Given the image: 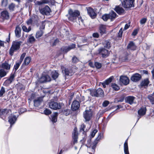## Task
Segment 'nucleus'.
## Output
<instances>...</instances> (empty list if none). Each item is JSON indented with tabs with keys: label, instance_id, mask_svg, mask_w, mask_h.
<instances>
[{
	"label": "nucleus",
	"instance_id": "1",
	"mask_svg": "<svg viewBox=\"0 0 154 154\" xmlns=\"http://www.w3.org/2000/svg\"><path fill=\"white\" fill-rule=\"evenodd\" d=\"M80 14V12L78 11L75 10L73 11L70 9L68 11V14L66 15V16L69 20L73 22L75 20L77 17L79 16Z\"/></svg>",
	"mask_w": 154,
	"mask_h": 154
},
{
	"label": "nucleus",
	"instance_id": "2",
	"mask_svg": "<svg viewBox=\"0 0 154 154\" xmlns=\"http://www.w3.org/2000/svg\"><path fill=\"white\" fill-rule=\"evenodd\" d=\"M21 43L20 41L14 42L10 50V54L12 55L15 51L19 49Z\"/></svg>",
	"mask_w": 154,
	"mask_h": 154
},
{
	"label": "nucleus",
	"instance_id": "3",
	"mask_svg": "<svg viewBox=\"0 0 154 154\" xmlns=\"http://www.w3.org/2000/svg\"><path fill=\"white\" fill-rule=\"evenodd\" d=\"M92 112L90 109L84 112L83 116L85 122L89 121L92 117Z\"/></svg>",
	"mask_w": 154,
	"mask_h": 154
},
{
	"label": "nucleus",
	"instance_id": "4",
	"mask_svg": "<svg viewBox=\"0 0 154 154\" xmlns=\"http://www.w3.org/2000/svg\"><path fill=\"white\" fill-rule=\"evenodd\" d=\"M97 53L101 55L102 57L106 58L109 56V52L104 48H100L98 49Z\"/></svg>",
	"mask_w": 154,
	"mask_h": 154
},
{
	"label": "nucleus",
	"instance_id": "5",
	"mask_svg": "<svg viewBox=\"0 0 154 154\" xmlns=\"http://www.w3.org/2000/svg\"><path fill=\"white\" fill-rule=\"evenodd\" d=\"M134 0H125L122 2V5L125 8H129L134 7Z\"/></svg>",
	"mask_w": 154,
	"mask_h": 154
},
{
	"label": "nucleus",
	"instance_id": "6",
	"mask_svg": "<svg viewBox=\"0 0 154 154\" xmlns=\"http://www.w3.org/2000/svg\"><path fill=\"white\" fill-rule=\"evenodd\" d=\"M49 106L50 108L54 110H57L61 108V104L60 103H58L54 101H52L49 103Z\"/></svg>",
	"mask_w": 154,
	"mask_h": 154
},
{
	"label": "nucleus",
	"instance_id": "7",
	"mask_svg": "<svg viewBox=\"0 0 154 154\" xmlns=\"http://www.w3.org/2000/svg\"><path fill=\"white\" fill-rule=\"evenodd\" d=\"M51 79V78L48 75L43 74L41 77L39 79L38 81L41 83H43L50 82Z\"/></svg>",
	"mask_w": 154,
	"mask_h": 154
},
{
	"label": "nucleus",
	"instance_id": "8",
	"mask_svg": "<svg viewBox=\"0 0 154 154\" xmlns=\"http://www.w3.org/2000/svg\"><path fill=\"white\" fill-rule=\"evenodd\" d=\"M101 134H99L98 137L96 138L95 140H94V143L91 144L90 146L88 148V149H90L91 147L92 150V152H94L95 151L94 149L96 147V146L98 143V141L101 139Z\"/></svg>",
	"mask_w": 154,
	"mask_h": 154
},
{
	"label": "nucleus",
	"instance_id": "9",
	"mask_svg": "<svg viewBox=\"0 0 154 154\" xmlns=\"http://www.w3.org/2000/svg\"><path fill=\"white\" fill-rule=\"evenodd\" d=\"M9 14L6 11H2L0 15V21H3L5 19H8L9 18Z\"/></svg>",
	"mask_w": 154,
	"mask_h": 154
},
{
	"label": "nucleus",
	"instance_id": "10",
	"mask_svg": "<svg viewBox=\"0 0 154 154\" xmlns=\"http://www.w3.org/2000/svg\"><path fill=\"white\" fill-rule=\"evenodd\" d=\"M41 13L42 14L48 15L51 12V10L49 7L46 6L44 8L39 9Z\"/></svg>",
	"mask_w": 154,
	"mask_h": 154
},
{
	"label": "nucleus",
	"instance_id": "11",
	"mask_svg": "<svg viewBox=\"0 0 154 154\" xmlns=\"http://www.w3.org/2000/svg\"><path fill=\"white\" fill-rule=\"evenodd\" d=\"M119 80L121 82L125 85H128L129 83V79L126 76H121Z\"/></svg>",
	"mask_w": 154,
	"mask_h": 154
},
{
	"label": "nucleus",
	"instance_id": "12",
	"mask_svg": "<svg viewBox=\"0 0 154 154\" xmlns=\"http://www.w3.org/2000/svg\"><path fill=\"white\" fill-rule=\"evenodd\" d=\"M11 65V63L9 61H6L2 64L1 67L2 68L6 70H10Z\"/></svg>",
	"mask_w": 154,
	"mask_h": 154
},
{
	"label": "nucleus",
	"instance_id": "13",
	"mask_svg": "<svg viewBox=\"0 0 154 154\" xmlns=\"http://www.w3.org/2000/svg\"><path fill=\"white\" fill-rule=\"evenodd\" d=\"M141 77V75L138 73H136L133 75L131 77V80L134 82H137L140 80Z\"/></svg>",
	"mask_w": 154,
	"mask_h": 154
},
{
	"label": "nucleus",
	"instance_id": "14",
	"mask_svg": "<svg viewBox=\"0 0 154 154\" xmlns=\"http://www.w3.org/2000/svg\"><path fill=\"white\" fill-rule=\"evenodd\" d=\"M146 109L145 107H142L138 111V113L139 116L138 120L141 117V116L144 115L146 112Z\"/></svg>",
	"mask_w": 154,
	"mask_h": 154
},
{
	"label": "nucleus",
	"instance_id": "15",
	"mask_svg": "<svg viewBox=\"0 0 154 154\" xmlns=\"http://www.w3.org/2000/svg\"><path fill=\"white\" fill-rule=\"evenodd\" d=\"M80 104L78 101L75 100L74 101L71 105V109L73 111L76 110L78 109L79 108Z\"/></svg>",
	"mask_w": 154,
	"mask_h": 154
},
{
	"label": "nucleus",
	"instance_id": "16",
	"mask_svg": "<svg viewBox=\"0 0 154 154\" xmlns=\"http://www.w3.org/2000/svg\"><path fill=\"white\" fill-rule=\"evenodd\" d=\"M88 14L92 18H95L96 16V14L94 11V9L91 8H88Z\"/></svg>",
	"mask_w": 154,
	"mask_h": 154
},
{
	"label": "nucleus",
	"instance_id": "17",
	"mask_svg": "<svg viewBox=\"0 0 154 154\" xmlns=\"http://www.w3.org/2000/svg\"><path fill=\"white\" fill-rule=\"evenodd\" d=\"M17 120V118L15 116L11 115L8 118V122L11 124V127L14 124Z\"/></svg>",
	"mask_w": 154,
	"mask_h": 154
},
{
	"label": "nucleus",
	"instance_id": "18",
	"mask_svg": "<svg viewBox=\"0 0 154 154\" xmlns=\"http://www.w3.org/2000/svg\"><path fill=\"white\" fill-rule=\"evenodd\" d=\"M135 98L134 97L129 96L125 98V100L127 103L132 104L134 103Z\"/></svg>",
	"mask_w": 154,
	"mask_h": 154
},
{
	"label": "nucleus",
	"instance_id": "19",
	"mask_svg": "<svg viewBox=\"0 0 154 154\" xmlns=\"http://www.w3.org/2000/svg\"><path fill=\"white\" fill-rule=\"evenodd\" d=\"M77 128H75L74 129V132L73 134V140L74 143H77L78 139V132Z\"/></svg>",
	"mask_w": 154,
	"mask_h": 154
},
{
	"label": "nucleus",
	"instance_id": "20",
	"mask_svg": "<svg viewBox=\"0 0 154 154\" xmlns=\"http://www.w3.org/2000/svg\"><path fill=\"white\" fill-rule=\"evenodd\" d=\"M11 113V111L10 109H1V112L0 115H4L6 116V115L10 114Z\"/></svg>",
	"mask_w": 154,
	"mask_h": 154
},
{
	"label": "nucleus",
	"instance_id": "21",
	"mask_svg": "<svg viewBox=\"0 0 154 154\" xmlns=\"http://www.w3.org/2000/svg\"><path fill=\"white\" fill-rule=\"evenodd\" d=\"M127 48L128 49L132 50H136V47L133 42H131L128 44L127 46Z\"/></svg>",
	"mask_w": 154,
	"mask_h": 154
},
{
	"label": "nucleus",
	"instance_id": "22",
	"mask_svg": "<svg viewBox=\"0 0 154 154\" xmlns=\"http://www.w3.org/2000/svg\"><path fill=\"white\" fill-rule=\"evenodd\" d=\"M43 101L41 97H39L37 100H34V105L35 106H38Z\"/></svg>",
	"mask_w": 154,
	"mask_h": 154
},
{
	"label": "nucleus",
	"instance_id": "23",
	"mask_svg": "<svg viewBox=\"0 0 154 154\" xmlns=\"http://www.w3.org/2000/svg\"><path fill=\"white\" fill-rule=\"evenodd\" d=\"M115 11L119 14H121L124 13V10L122 7L117 6L115 8Z\"/></svg>",
	"mask_w": 154,
	"mask_h": 154
},
{
	"label": "nucleus",
	"instance_id": "24",
	"mask_svg": "<svg viewBox=\"0 0 154 154\" xmlns=\"http://www.w3.org/2000/svg\"><path fill=\"white\" fill-rule=\"evenodd\" d=\"M21 29L19 26H17L15 30V34L17 37L19 38L20 36Z\"/></svg>",
	"mask_w": 154,
	"mask_h": 154
},
{
	"label": "nucleus",
	"instance_id": "25",
	"mask_svg": "<svg viewBox=\"0 0 154 154\" xmlns=\"http://www.w3.org/2000/svg\"><path fill=\"white\" fill-rule=\"evenodd\" d=\"M75 44H72L69 47H66L64 49H63V52L66 53L68 51H70V50L75 48Z\"/></svg>",
	"mask_w": 154,
	"mask_h": 154
},
{
	"label": "nucleus",
	"instance_id": "26",
	"mask_svg": "<svg viewBox=\"0 0 154 154\" xmlns=\"http://www.w3.org/2000/svg\"><path fill=\"white\" fill-rule=\"evenodd\" d=\"M97 93L98 97H103L104 96V92L101 88H99L97 90Z\"/></svg>",
	"mask_w": 154,
	"mask_h": 154
},
{
	"label": "nucleus",
	"instance_id": "27",
	"mask_svg": "<svg viewBox=\"0 0 154 154\" xmlns=\"http://www.w3.org/2000/svg\"><path fill=\"white\" fill-rule=\"evenodd\" d=\"M108 14L109 16V19L111 20H112L115 19L116 17V14L115 12L113 11H111Z\"/></svg>",
	"mask_w": 154,
	"mask_h": 154
},
{
	"label": "nucleus",
	"instance_id": "28",
	"mask_svg": "<svg viewBox=\"0 0 154 154\" xmlns=\"http://www.w3.org/2000/svg\"><path fill=\"white\" fill-rule=\"evenodd\" d=\"M124 149L125 154H129L128 145V139L125 141L124 144Z\"/></svg>",
	"mask_w": 154,
	"mask_h": 154
},
{
	"label": "nucleus",
	"instance_id": "29",
	"mask_svg": "<svg viewBox=\"0 0 154 154\" xmlns=\"http://www.w3.org/2000/svg\"><path fill=\"white\" fill-rule=\"evenodd\" d=\"M44 33V32L42 30H39L37 31L35 35V37L36 38H38L42 36Z\"/></svg>",
	"mask_w": 154,
	"mask_h": 154
},
{
	"label": "nucleus",
	"instance_id": "30",
	"mask_svg": "<svg viewBox=\"0 0 154 154\" xmlns=\"http://www.w3.org/2000/svg\"><path fill=\"white\" fill-rule=\"evenodd\" d=\"M149 82L148 79H146L143 80L141 83V85L142 86H147Z\"/></svg>",
	"mask_w": 154,
	"mask_h": 154
},
{
	"label": "nucleus",
	"instance_id": "31",
	"mask_svg": "<svg viewBox=\"0 0 154 154\" xmlns=\"http://www.w3.org/2000/svg\"><path fill=\"white\" fill-rule=\"evenodd\" d=\"M48 1L47 0H42L41 1H37L35 2V5H40L43 4H45L48 3Z\"/></svg>",
	"mask_w": 154,
	"mask_h": 154
},
{
	"label": "nucleus",
	"instance_id": "32",
	"mask_svg": "<svg viewBox=\"0 0 154 154\" xmlns=\"http://www.w3.org/2000/svg\"><path fill=\"white\" fill-rule=\"evenodd\" d=\"M21 26L23 30L25 32H29L31 30V29L30 26H29L28 28L26 26L23 25H22Z\"/></svg>",
	"mask_w": 154,
	"mask_h": 154
},
{
	"label": "nucleus",
	"instance_id": "33",
	"mask_svg": "<svg viewBox=\"0 0 154 154\" xmlns=\"http://www.w3.org/2000/svg\"><path fill=\"white\" fill-rule=\"evenodd\" d=\"M35 38L34 36L32 35V34H31L29 36L28 42L30 43H33L35 41Z\"/></svg>",
	"mask_w": 154,
	"mask_h": 154
},
{
	"label": "nucleus",
	"instance_id": "34",
	"mask_svg": "<svg viewBox=\"0 0 154 154\" xmlns=\"http://www.w3.org/2000/svg\"><path fill=\"white\" fill-rule=\"evenodd\" d=\"M58 116V113L57 112L54 113L51 116V121L54 122H55L57 121V117Z\"/></svg>",
	"mask_w": 154,
	"mask_h": 154
},
{
	"label": "nucleus",
	"instance_id": "35",
	"mask_svg": "<svg viewBox=\"0 0 154 154\" xmlns=\"http://www.w3.org/2000/svg\"><path fill=\"white\" fill-rule=\"evenodd\" d=\"M100 32L101 35L105 33L106 26L104 25H101L100 27Z\"/></svg>",
	"mask_w": 154,
	"mask_h": 154
},
{
	"label": "nucleus",
	"instance_id": "36",
	"mask_svg": "<svg viewBox=\"0 0 154 154\" xmlns=\"http://www.w3.org/2000/svg\"><path fill=\"white\" fill-rule=\"evenodd\" d=\"M51 75L52 78L54 79H56L58 76L59 74L56 71H53L51 73Z\"/></svg>",
	"mask_w": 154,
	"mask_h": 154
},
{
	"label": "nucleus",
	"instance_id": "37",
	"mask_svg": "<svg viewBox=\"0 0 154 154\" xmlns=\"http://www.w3.org/2000/svg\"><path fill=\"white\" fill-rule=\"evenodd\" d=\"M7 72L4 69H0V77H2L5 76L7 74Z\"/></svg>",
	"mask_w": 154,
	"mask_h": 154
},
{
	"label": "nucleus",
	"instance_id": "38",
	"mask_svg": "<svg viewBox=\"0 0 154 154\" xmlns=\"http://www.w3.org/2000/svg\"><path fill=\"white\" fill-rule=\"evenodd\" d=\"M148 97L152 103V104H154V93L152 95H149Z\"/></svg>",
	"mask_w": 154,
	"mask_h": 154
},
{
	"label": "nucleus",
	"instance_id": "39",
	"mask_svg": "<svg viewBox=\"0 0 154 154\" xmlns=\"http://www.w3.org/2000/svg\"><path fill=\"white\" fill-rule=\"evenodd\" d=\"M90 94L92 96L98 97L97 93V90H92L90 91Z\"/></svg>",
	"mask_w": 154,
	"mask_h": 154
},
{
	"label": "nucleus",
	"instance_id": "40",
	"mask_svg": "<svg viewBox=\"0 0 154 154\" xmlns=\"http://www.w3.org/2000/svg\"><path fill=\"white\" fill-rule=\"evenodd\" d=\"M114 78V77L113 76H111L109 78L107 79L104 82H105V83L106 84V85H108L112 82Z\"/></svg>",
	"mask_w": 154,
	"mask_h": 154
},
{
	"label": "nucleus",
	"instance_id": "41",
	"mask_svg": "<svg viewBox=\"0 0 154 154\" xmlns=\"http://www.w3.org/2000/svg\"><path fill=\"white\" fill-rule=\"evenodd\" d=\"M111 86L112 88L115 91H118L119 89V87L115 83L112 84Z\"/></svg>",
	"mask_w": 154,
	"mask_h": 154
},
{
	"label": "nucleus",
	"instance_id": "42",
	"mask_svg": "<svg viewBox=\"0 0 154 154\" xmlns=\"http://www.w3.org/2000/svg\"><path fill=\"white\" fill-rule=\"evenodd\" d=\"M31 59L30 57H26L24 61V63L25 65H28L30 63L31 61Z\"/></svg>",
	"mask_w": 154,
	"mask_h": 154
},
{
	"label": "nucleus",
	"instance_id": "43",
	"mask_svg": "<svg viewBox=\"0 0 154 154\" xmlns=\"http://www.w3.org/2000/svg\"><path fill=\"white\" fill-rule=\"evenodd\" d=\"M14 74H11L10 78L8 80H7V82L8 83H11L14 80Z\"/></svg>",
	"mask_w": 154,
	"mask_h": 154
},
{
	"label": "nucleus",
	"instance_id": "44",
	"mask_svg": "<svg viewBox=\"0 0 154 154\" xmlns=\"http://www.w3.org/2000/svg\"><path fill=\"white\" fill-rule=\"evenodd\" d=\"M122 33L123 30L122 29V28L119 30L117 35V37L118 38H119V39H120L122 37Z\"/></svg>",
	"mask_w": 154,
	"mask_h": 154
},
{
	"label": "nucleus",
	"instance_id": "45",
	"mask_svg": "<svg viewBox=\"0 0 154 154\" xmlns=\"http://www.w3.org/2000/svg\"><path fill=\"white\" fill-rule=\"evenodd\" d=\"M102 19L105 21H107L108 19H109L108 14H105L102 16Z\"/></svg>",
	"mask_w": 154,
	"mask_h": 154
},
{
	"label": "nucleus",
	"instance_id": "46",
	"mask_svg": "<svg viewBox=\"0 0 154 154\" xmlns=\"http://www.w3.org/2000/svg\"><path fill=\"white\" fill-rule=\"evenodd\" d=\"M61 68L62 69V71H63V70H64V72L66 75H69V72L68 69H65L63 66H61Z\"/></svg>",
	"mask_w": 154,
	"mask_h": 154
},
{
	"label": "nucleus",
	"instance_id": "47",
	"mask_svg": "<svg viewBox=\"0 0 154 154\" xmlns=\"http://www.w3.org/2000/svg\"><path fill=\"white\" fill-rule=\"evenodd\" d=\"M5 92V88L3 87H2L0 91V97L3 96Z\"/></svg>",
	"mask_w": 154,
	"mask_h": 154
},
{
	"label": "nucleus",
	"instance_id": "48",
	"mask_svg": "<svg viewBox=\"0 0 154 154\" xmlns=\"http://www.w3.org/2000/svg\"><path fill=\"white\" fill-rule=\"evenodd\" d=\"M8 4V0H2V5L3 6L5 7Z\"/></svg>",
	"mask_w": 154,
	"mask_h": 154
},
{
	"label": "nucleus",
	"instance_id": "49",
	"mask_svg": "<svg viewBox=\"0 0 154 154\" xmlns=\"http://www.w3.org/2000/svg\"><path fill=\"white\" fill-rule=\"evenodd\" d=\"M97 130L96 129L94 130L91 133V136L92 137H93L96 134L97 132Z\"/></svg>",
	"mask_w": 154,
	"mask_h": 154
},
{
	"label": "nucleus",
	"instance_id": "50",
	"mask_svg": "<svg viewBox=\"0 0 154 154\" xmlns=\"http://www.w3.org/2000/svg\"><path fill=\"white\" fill-rule=\"evenodd\" d=\"M15 7V5L13 3H11L9 5V8L10 10L13 11Z\"/></svg>",
	"mask_w": 154,
	"mask_h": 154
},
{
	"label": "nucleus",
	"instance_id": "51",
	"mask_svg": "<svg viewBox=\"0 0 154 154\" xmlns=\"http://www.w3.org/2000/svg\"><path fill=\"white\" fill-rule=\"evenodd\" d=\"M104 43L105 44L104 46V47H106V48H110V44L109 42H108L107 41H105Z\"/></svg>",
	"mask_w": 154,
	"mask_h": 154
},
{
	"label": "nucleus",
	"instance_id": "52",
	"mask_svg": "<svg viewBox=\"0 0 154 154\" xmlns=\"http://www.w3.org/2000/svg\"><path fill=\"white\" fill-rule=\"evenodd\" d=\"M44 112L45 115H49L51 113V112L50 109H46L44 110Z\"/></svg>",
	"mask_w": 154,
	"mask_h": 154
},
{
	"label": "nucleus",
	"instance_id": "53",
	"mask_svg": "<svg viewBox=\"0 0 154 154\" xmlns=\"http://www.w3.org/2000/svg\"><path fill=\"white\" fill-rule=\"evenodd\" d=\"M21 63V62L19 61L18 63H17L16 65H15L14 68L15 70H16L18 69Z\"/></svg>",
	"mask_w": 154,
	"mask_h": 154
},
{
	"label": "nucleus",
	"instance_id": "54",
	"mask_svg": "<svg viewBox=\"0 0 154 154\" xmlns=\"http://www.w3.org/2000/svg\"><path fill=\"white\" fill-rule=\"evenodd\" d=\"M95 65L96 67L98 69H100L101 67V64L98 62H95Z\"/></svg>",
	"mask_w": 154,
	"mask_h": 154
},
{
	"label": "nucleus",
	"instance_id": "55",
	"mask_svg": "<svg viewBox=\"0 0 154 154\" xmlns=\"http://www.w3.org/2000/svg\"><path fill=\"white\" fill-rule=\"evenodd\" d=\"M26 54L25 53H24L21 54L20 58L19 61L20 62H22Z\"/></svg>",
	"mask_w": 154,
	"mask_h": 154
},
{
	"label": "nucleus",
	"instance_id": "56",
	"mask_svg": "<svg viewBox=\"0 0 154 154\" xmlns=\"http://www.w3.org/2000/svg\"><path fill=\"white\" fill-rule=\"evenodd\" d=\"M45 24L44 22H42L41 25L40 26L39 29L40 30H42L44 29L45 28Z\"/></svg>",
	"mask_w": 154,
	"mask_h": 154
},
{
	"label": "nucleus",
	"instance_id": "57",
	"mask_svg": "<svg viewBox=\"0 0 154 154\" xmlns=\"http://www.w3.org/2000/svg\"><path fill=\"white\" fill-rule=\"evenodd\" d=\"M146 21V19L145 18H143L140 20V22L141 24H143L145 23Z\"/></svg>",
	"mask_w": 154,
	"mask_h": 154
},
{
	"label": "nucleus",
	"instance_id": "58",
	"mask_svg": "<svg viewBox=\"0 0 154 154\" xmlns=\"http://www.w3.org/2000/svg\"><path fill=\"white\" fill-rule=\"evenodd\" d=\"M32 21H33L32 19L31 18H30L26 21V23L28 25H29L32 24Z\"/></svg>",
	"mask_w": 154,
	"mask_h": 154
},
{
	"label": "nucleus",
	"instance_id": "59",
	"mask_svg": "<svg viewBox=\"0 0 154 154\" xmlns=\"http://www.w3.org/2000/svg\"><path fill=\"white\" fill-rule=\"evenodd\" d=\"M109 102L108 101H105L103 103V106L106 107L109 104Z\"/></svg>",
	"mask_w": 154,
	"mask_h": 154
},
{
	"label": "nucleus",
	"instance_id": "60",
	"mask_svg": "<svg viewBox=\"0 0 154 154\" xmlns=\"http://www.w3.org/2000/svg\"><path fill=\"white\" fill-rule=\"evenodd\" d=\"M79 61V60L76 57H73L72 58V62L74 63L77 62Z\"/></svg>",
	"mask_w": 154,
	"mask_h": 154
},
{
	"label": "nucleus",
	"instance_id": "61",
	"mask_svg": "<svg viewBox=\"0 0 154 154\" xmlns=\"http://www.w3.org/2000/svg\"><path fill=\"white\" fill-rule=\"evenodd\" d=\"M138 32V30L137 29H135L134 30L133 32H132V35L135 36L136 35Z\"/></svg>",
	"mask_w": 154,
	"mask_h": 154
},
{
	"label": "nucleus",
	"instance_id": "62",
	"mask_svg": "<svg viewBox=\"0 0 154 154\" xmlns=\"http://www.w3.org/2000/svg\"><path fill=\"white\" fill-rule=\"evenodd\" d=\"M85 125L84 124H82L81 125V129L80 130H82L83 131H85Z\"/></svg>",
	"mask_w": 154,
	"mask_h": 154
},
{
	"label": "nucleus",
	"instance_id": "63",
	"mask_svg": "<svg viewBox=\"0 0 154 154\" xmlns=\"http://www.w3.org/2000/svg\"><path fill=\"white\" fill-rule=\"evenodd\" d=\"M130 24L129 23L126 24L124 27V30H125L127 29L129 27Z\"/></svg>",
	"mask_w": 154,
	"mask_h": 154
},
{
	"label": "nucleus",
	"instance_id": "64",
	"mask_svg": "<svg viewBox=\"0 0 154 154\" xmlns=\"http://www.w3.org/2000/svg\"><path fill=\"white\" fill-rule=\"evenodd\" d=\"M78 20H79V24H80V22H81L82 23H83V20L82 19V18L81 17H79L78 18Z\"/></svg>",
	"mask_w": 154,
	"mask_h": 154
}]
</instances>
